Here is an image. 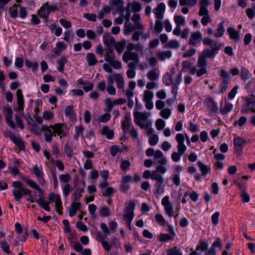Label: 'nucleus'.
I'll return each instance as SVG.
<instances>
[{
    "label": "nucleus",
    "mask_w": 255,
    "mask_h": 255,
    "mask_svg": "<svg viewBox=\"0 0 255 255\" xmlns=\"http://www.w3.org/2000/svg\"><path fill=\"white\" fill-rule=\"evenodd\" d=\"M12 186L14 188L12 190V193L14 199L20 202L24 195H28L26 200L31 203L37 202L39 205L47 211H50L49 203L46 202L43 197V195H38L39 199L36 200V196L31 194L32 191L28 188H23V184L20 181H14L12 183Z\"/></svg>",
    "instance_id": "f257e3e1"
},
{
    "label": "nucleus",
    "mask_w": 255,
    "mask_h": 255,
    "mask_svg": "<svg viewBox=\"0 0 255 255\" xmlns=\"http://www.w3.org/2000/svg\"><path fill=\"white\" fill-rule=\"evenodd\" d=\"M220 76L222 78V81L220 84V90L216 92V94H222L225 92L229 86L230 74L225 70L222 69L220 71Z\"/></svg>",
    "instance_id": "f03ea898"
},
{
    "label": "nucleus",
    "mask_w": 255,
    "mask_h": 255,
    "mask_svg": "<svg viewBox=\"0 0 255 255\" xmlns=\"http://www.w3.org/2000/svg\"><path fill=\"white\" fill-rule=\"evenodd\" d=\"M154 179L156 181L154 184L155 190L154 194L158 195H161L164 192V179L162 175L160 174L159 176L154 177Z\"/></svg>",
    "instance_id": "7ed1b4c3"
},
{
    "label": "nucleus",
    "mask_w": 255,
    "mask_h": 255,
    "mask_svg": "<svg viewBox=\"0 0 255 255\" xmlns=\"http://www.w3.org/2000/svg\"><path fill=\"white\" fill-rule=\"evenodd\" d=\"M49 128L54 130L58 135L65 136L68 131V129L64 124L57 123L54 125H50Z\"/></svg>",
    "instance_id": "20e7f679"
},
{
    "label": "nucleus",
    "mask_w": 255,
    "mask_h": 255,
    "mask_svg": "<svg viewBox=\"0 0 255 255\" xmlns=\"http://www.w3.org/2000/svg\"><path fill=\"white\" fill-rule=\"evenodd\" d=\"M15 231L16 233L21 235L17 237V238L23 242H26L27 238L28 237V230L27 228L23 229L21 224L19 223H16L15 224Z\"/></svg>",
    "instance_id": "39448f33"
},
{
    "label": "nucleus",
    "mask_w": 255,
    "mask_h": 255,
    "mask_svg": "<svg viewBox=\"0 0 255 255\" xmlns=\"http://www.w3.org/2000/svg\"><path fill=\"white\" fill-rule=\"evenodd\" d=\"M7 136L12 141L13 143L17 146L19 149L22 151L25 150V146L24 141L15 135L10 131H9Z\"/></svg>",
    "instance_id": "423d86ee"
},
{
    "label": "nucleus",
    "mask_w": 255,
    "mask_h": 255,
    "mask_svg": "<svg viewBox=\"0 0 255 255\" xmlns=\"http://www.w3.org/2000/svg\"><path fill=\"white\" fill-rule=\"evenodd\" d=\"M227 33L231 39L233 40L235 43H238L241 41V37L239 31L235 30L233 27H229L227 28Z\"/></svg>",
    "instance_id": "0eeeda50"
},
{
    "label": "nucleus",
    "mask_w": 255,
    "mask_h": 255,
    "mask_svg": "<svg viewBox=\"0 0 255 255\" xmlns=\"http://www.w3.org/2000/svg\"><path fill=\"white\" fill-rule=\"evenodd\" d=\"M204 103L206 105L210 113H218L217 104L212 98L206 99L204 101Z\"/></svg>",
    "instance_id": "6e6552de"
},
{
    "label": "nucleus",
    "mask_w": 255,
    "mask_h": 255,
    "mask_svg": "<svg viewBox=\"0 0 255 255\" xmlns=\"http://www.w3.org/2000/svg\"><path fill=\"white\" fill-rule=\"evenodd\" d=\"M202 38V34L200 31H196L191 34L189 41V44L192 46H196L199 43Z\"/></svg>",
    "instance_id": "1a4fd4ad"
},
{
    "label": "nucleus",
    "mask_w": 255,
    "mask_h": 255,
    "mask_svg": "<svg viewBox=\"0 0 255 255\" xmlns=\"http://www.w3.org/2000/svg\"><path fill=\"white\" fill-rule=\"evenodd\" d=\"M104 44L106 46L107 48H113V46L116 43V40L113 36L110 33H106L103 36Z\"/></svg>",
    "instance_id": "9d476101"
},
{
    "label": "nucleus",
    "mask_w": 255,
    "mask_h": 255,
    "mask_svg": "<svg viewBox=\"0 0 255 255\" xmlns=\"http://www.w3.org/2000/svg\"><path fill=\"white\" fill-rule=\"evenodd\" d=\"M123 60L125 62L127 63L128 60H133L136 63L139 62V58L137 53L128 52L126 53L123 57Z\"/></svg>",
    "instance_id": "9b49d317"
},
{
    "label": "nucleus",
    "mask_w": 255,
    "mask_h": 255,
    "mask_svg": "<svg viewBox=\"0 0 255 255\" xmlns=\"http://www.w3.org/2000/svg\"><path fill=\"white\" fill-rule=\"evenodd\" d=\"M165 9V5L164 3L161 2L157 7L153 9L155 17L158 19H161L163 17V13Z\"/></svg>",
    "instance_id": "f8f14e48"
},
{
    "label": "nucleus",
    "mask_w": 255,
    "mask_h": 255,
    "mask_svg": "<svg viewBox=\"0 0 255 255\" xmlns=\"http://www.w3.org/2000/svg\"><path fill=\"white\" fill-rule=\"evenodd\" d=\"M22 179L29 187L37 190L39 192V195H43L42 190L33 180L28 179L26 176H23Z\"/></svg>",
    "instance_id": "ddd939ff"
},
{
    "label": "nucleus",
    "mask_w": 255,
    "mask_h": 255,
    "mask_svg": "<svg viewBox=\"0 0 255 255\" xmlns=\"http://www.w3.org/2000/svg\"><path fill=\"white\" fill-rule=\"evenodd\" d=\"M110 4H113L117 7V10L120 13H123L125 10L123 0H110Z\"/></svg>",
    "instance_id": "4468645a"
},
{
    "label": "nucleus",
    "mask_w": 255,
    "mask_h": 255,
    "mask_svg": "<svg viewBox=\"0 0 255 255\" xmlns=\"http://www.w3.org/2000/svg\"><path fill=\"white\" fill-rule=\"evenodd\" d=\"M130 121V115L128 113L126 115L124 120L122 123V129L124 134H127L129 131Z\"/></svg>",
    "instance_id": "2eb2a0df"
},
{
    "label": "nucleus",
    "mask_w": 255,
    "mask_h": 255,
    "mask_svg": "<svg viewBox=\"0 0 255 255\" xmlns=\"http://www.w3.org/2000/svg\"><path fill=\"white\" fill-rule=\"evenodd\" d=\"M176 140L178 143L177 148H180V150H186V146L184 144V136L182 133H177L176 135Z\"/></svg>",
    "instance_id": "dca6fc26"
},
{
    "label": "nucleus",
    "mask_w": 255,
    "mask_h": 255,
    "mask_svg": "<svg viewBox=\"0 0 255 255\" xmlns=\"http://www.w3.org/2000/svg\"><path fill=\"white\" fill-rule=\"evenodd\" d=\"M49 128V127L46 125H42L41 128V130L45 131L44 136L45 140L48 142H50L52 141L53 137V134L52 133L51 131Z\"/></svg>",
    "instance_id": "f3484780"
},
{
    "label": "nucleus",
    "mask_w": 255,
    "mask_h": 255,
    "mask_svg": "<svg viewBox=\"0 0 255 255\" xmlns=\"http://www.w3.org/2000/svg\"><path fill=\"white\" fill-rule=\"evenodd\" d=\"M16 99L18 110H22L23 109L22 105H24V102L22 92L21 89H18L16 91Z\"/></svg>",
    "instance_id": "a211bd4d"
},
{
    "label": "nucleus",
    "mask_w": 255,
    "mask_h": 255,
    "mask_svg": "<svg viewBox=\"0 0 255 255\" xmlns=\"http://www.w3.org/2000/svg\"><path fill=\"white\" fill-rule=\"evenodd\" d=\"M105 60L109 63L114 69H120L122 68V64L121 62L118 60L111 59V58L108 57L105 58Z\"/></svg>",
    "instance_id": "6ab92c4d"
},
{
    "label": "nucleus",
    "mask_w": 255,
    "mask_h": 255,
    "mask_svg": "<svg viewBox=\"0 0 255 255\" xmlns=\"http://www.w3.org/2000/svg\"><path fill=\"white\" fill-rule=\"evenodd\" d=\"M101 134L106 135L108 139H111L114 135V132L110 129L107 126H104L101 131Z\"/></svg>",
    "instance_id": "aec40b11"
},
{
    "label": "nucleus",
    "mask_w": 255,
    "mask_h": 255,
    "mask_svg": "<svg viewBox=\"0 0 255 255\" xmlns=\"http://www.w3.org/2000/svg\"><path fill=\"white\" fill-rule=\"evenodd\" d=\"M135 207V201L130 200L128 205L125 208L126 214L134 215V210Z\"/></svg>",
    "instance_id": "412c9836"
},
{
    "label": "nucleus",
    "mask_w": 255,
    "mask_h": 255,
    "mask_svg": "<svg viewBox=\"0 0 255 255\" xmlns=\"http://www.w3.org/2000/svg\"><path fill=\"white\" fill-rule=\"evenodd\" d=\"M197 165L203 176H205L210 172L211 168L208 165L204 164L201 161H198Z\"/></svg>",
    "instance_id": "4be33fe9"
},
{
    "label": "nucleus",
    "mask_w": 255,
    "mask_h": 255,
    "mask_svg": "<svg viewBox=\"0 0 255 255\" xmlns=\"http://www.w3.org/2000/svg\"><path fill=\"white\" fill-rule=\"evenodd\" d=\"M115 81L117 83V87L119 89H123L125 86V82L123 78L120 74H115L113 75Z\"/></svg>",
    "instance_id": "5701e85b"
},
{
    "label": "nucleus",
    "mask_w": 255,
    "mask_h": 255,
    "mask_svg": "<svg viewBox=\"0 0 255 255\" xmlns=\"http://www.w3.org/2000/svg\"><path fill=\"white\" fill-rule=\"evenodd\" d=\"M233 143L234 146H238L243 149L247 143V141L243 137H237L234 138Z\"/></svg>",
    "instance_id": "b1692460"
},
{
    "label": "nucleus",
    "mask_w": 255,
    "mask_h": 255,
    "mask_svg": "<svg viewBox=\"0 0 255 255\" xmlns=\"http://www.w3.org/2000/svg\"><path fill=\"white\" fill-rule=\"evenodd\" d=\"M86 60L89 66H94L98 63L96 56L93 53H88L87 54Z\"/></svg>",
    "instance_id": "393cba45"
},
{
    "label": "nucleus",
    "mask_w": 255,
    "mask_h": 255,
    "mask_svg": "<svg viewBox=\"0 0 255 255\" xmlns=\"http://www.w3.org/2000/svg\"><path fill=\"white\" fill-rule=\"evenodd\" d=\"M159 173H158L156 171H152L151 172L149 170H146L143 172L142 177L144 179L151 178L152 180H154V177L155 176H159Z\"/></svg>",
    "instance_id": "a878e982"
},
{
    "label": "nucleus",
    "mask_w": 255,
    "mask_h": 255,
    "mask_svg": "<svg viewBox=\"0 0 255 255\" xmlns=\"http://www.w3.org/2000/svg\"><path fill=\"white\" fill-rule=\"evenodd\" d=\"M74 106L73 105H70L67 106L65 110V114L66 117H69L71 119H75L76 118V114L74 113Z\"/></svg>",
    "instance_id": "bb28decb"
},
{
    "label": "nucleus",
    "mask_w": 255,
    "mask_h": 255,
    "mask_svg": "<svg viewBox=\"0 0 255 255\" xmlns=\"http://www.w3.org/2000/svg\"><path fill=\"white\" fill-rule=\"evenodd\" d=\"M67 62V60L64 57H61L59 59L57 60V63L58 65L57 70L61 73H63L64 65Z\"/></svg>",
    "instance_id": "cd10ccee"
},
{
    "label": "nucleus",
    "mask_w": 255,
    "mask_h": 255,
    "mask_svg": "<svg viewBox=\"0 0 255 255\" xmlns=\"http://www.w3.org/2000/svg\"><path fill=\"white\" fill-rule=\"evenodd\" d=\"M158 240L161 243H165L173 240L174 238L169 234L161 233L158 237Z\"/></svg>",
    "instance_id": "c85d7f7f"
},
{
    "label": "nucleus",
    "mask_w": 255,
    "mask_h": 255,
    "mask_svg": "<svg viewBox=\"0 0 255 255\" xmlns=\"http://www.w3.org/2000/svg\"><path fill=\"white\" fill-rule=\"evenodd\" d=\"M185 150L178 148V152H174L171 154V158L174 162H178L180 160V156L183 155Z\"/></svg>",
    "instance_id": "c756f323"
},
{
    "label": "nucleus",
    "mask_w": 255,
    "mask_h": 255,
    "mask_svg": "<svg viewBox=\"0 0 255 255\" xmlns=\"http://www.w3.org/2000/svg\"><path fill=\"white\" fill-rule=\"evenodd\" d=\"M46 26L49 27L50 29L53 32L54 30H55L54 34L56 36H59L61 35L62 32V29L60 27H57V25L55 23H53L51 24L50 25H48L47 23H46Z\"/></svg>",
    "instance_id": "7c9ffc66"
},
{
    "label": "nucleus",
    "mask_w": 255,
    "mask_h": 255,
    "mask_svg": "<svg viewBox=\"0 0 255 255\" xmlns=\"http://www.w3.org/2000/svg\"><path fill=\"white\" fill-rule=\"evenodd\" d=\"M233 105L230 103H225V106L223 108L220 109V112L221 114L225 115L233 109Z\"/></svg>",
    "instance_id": "2f4dec72"
},
{
    "label": "nucleus",
    "mask_w": 255,
    "mask_h": 255,
    "mask_svg": "<svg viewBox=\"0 0 255 255\" xmlns=\"http://www.w3.org/2000/svg\"><path fill=\"white\" fill-rule=\"evenodd\" d=\"M163 83L166 86H170L173 84L171 75L168 72L166 73L162 78Z\"/></svg>",
    "instance_id": "473e14b6"
},
{
    "label": "nucleus",
    "mask_w": 255,
    "mask_h": 255,
    "mask_svg": "<svg viewBox=\"0 0 255 255\" xmlns=\"http://www.w3.org/2000/svg\"><path fill=\"white\" fill-rule=\"evenodd\" d=\"M126 45V42L125 40H122V41L118 42L115 43L114 47L118 53L119 54H121L123 52V49L125 47Z\"/></svg>",
    "instance_id": "72a5a7b5"
},
{
    "label": "nucleus",
    "mask_w": 255,
    "mask_h": 255,
    "mask_svg": "<svg viewBox=\"0 0 255 255\" xmlns=\"http://www.w3.org/2000/svg\"><path fill=\"white\" fill-rule=\"evenodd\" d=\"M157 56L160 61H164L165 58H168L171 56V52L170 51L159 52Z\"/></svg>",
    "instance_id": "f704fd0d"
},
{
    "label": "nucleus",
    "mask_w": 255,
    "mask_h": 255,
    "mask_svg": "<svg viewBox=\"0 0 255 255\" xmlns=\"http://www.w3.org/2000/svg\"><path fill=\"white\" fill-rule=\"evenodd\" d=\"M251 74L249 70L245 67H242L241 71V79L246 82L251 76Z\"/></svg>",
    "instance_id": "c9c22d12"
},
{
    "label": "nucleus",
    "mask_w": 255,
    "mask_h": 255,
    "mask_svg": "<svg viewBox=\"0 0 255 255\" xmlns=\"http://www.w3.org/2000/svg\"><path fill=\"white\" fill-rule=\"evenodd\" d=\"M246 189V188L244 187L243 189L242 190L240 193V196L242 198V201L243 203L249 202L250 200V195L248 193Z\"/></svg>",
    "instance_id": "e433bc0d"
},
{
    "label": "nucleus",
    "mask_w": 255,
    "mask_h": 255,
    "mask_svg": "<svg viewBox=\"0 0 255 255\" xmlns=\"http://www.w3.org/2000/svg\"><path fill=\"white\" fill-rule=\"evenodd\" d=\"M225 23L224 21L221 22L218 26L217 28V33H215L214 36L216 37H220L223 36L224 32L225 31V28L224 26V24Z\"/></svg>",
    "instance_id": "4c0bfd02"
},
{
    "label": "nucleus",
    "mask_w": 255,
    "mask_h": 255,
    "mask_svg": "<svg viewBox=\"0 0 255 255\" xmlns=\"http://www.w3.org/2000/svg\"><path fill=\"white\" fill-rule=\"evenodd\" d=\"M25 66L28 68H31L33 71H36L38 67V65L36 63H33L32 61L29 59L25 60Z\"/></svg>",
    "instance_id": "58836bf2"
},
{
    "label": "nucleus",
    "mask_w": 255,
    "mask_h": 255,
    "mask_svg": "<svg viewBox=\"0 0 255 255\" xmlns=\"http://www.w3.org/2000/svg\"><path fill=\"white\" fill-rule=\"evenodd\" d=\"M208 247V243L201 240L199 242V245L197 246L196 250H201L202 252H205L207 251Z\"/></svg>",
    "instance_id": "ea45409f"
},
{
    "label": "nucleus",
    "mask_w": 255,
    "mask_h": 255,
    "mask_svg": "<svg viewBox=\"0 0 255 255\" xmlns=\"http://www.w3.org/2000/svg\"><path fill=\"white\" fill-rule=\"evenodd\" d=\"M202 54H201L198 59L197 66L198 67H206L207 64V61Z\"/></svg>",
    "instance_id": "a19ab883"
},
{
    "label": "nucleus",
    "mask_w": 255,
    "mask_h": 255,
    "mask_svg": "<svg viewBox=\"0 0 255 255\" xmlns=\"http://www.w3.org/2000/svg\"><path fill=\"white\" fill-rule=\"evenodd\" d=\"M17 6H20L19 5L14 4L12 6V7H10L9 8L10 16L12 18H15L17 17V10L16 8Z\"/></svg>",
    "instance_id": "79ce46f5"
},
{
    "label": "nucleus",
    "mask_w": 255,
    "mask_h": 255,
    "mask_svg": "<svg viewBox=\"0 0 255 255\" xmlns=\"http://www.w3.org/2000/svg\"><path fill=\"white\" fill-rule=\"evenodd\" d=\"M174 21L177 26L184 25L185 20L184 17L181 15H176L174 16Z\"/></svg>",
    "instance_id": "37998d69"
},
{
    "label": "nucleus",
    "mask_w": 255,
    "mask_h": 255,
    "mask_svg": "<svg viewBox=\"0 0 255 255\" xmlns=\"http://www.w3.org/2000/svg\"><path fill=\"white\" fill-rule=\"evenodd\" d=\"M3 111L5 116V119H6V118H12L13 111L11 108L9 107H3Z\"/></svg>",
    "instance_id": "c03bdc74"
},
{
    "label": "nucleus",
    "mask_w": 255,
    "mask_h": 255,
    "mask_svg": "<svg viewBox=\"0 0 255 255\" xmlns=\"http://www.w3.org/2000/svg\"><path fill=\"white\" fill-rule=\"evenodd\" d=\"M167 255H182V252L177 249L176 246L168 249L166 251Z\"/></svg>",
    "instance_id": "a18cd8bd"
},
{
    "label": "nucleus",
    "mask_w": 255,
    "mask_h": 255,
    "mask_svg": "<svg viewBox=\"0 0 255 255\" xmlns=\"http://www.w3.org/2000/svg\"><path fill=\"white\" fill-rule=\"evenodd\" d=\"M31 126L30 130L31 132L35 133L37 135H39L41 133L42 130H39V127L35 123L34 121L31 123V124H29Z\"/></svg>",
    "instance_id": "49530a36"
},
{
    "label": "nucleus",
    "mask_w": 255,
    "mask_h": 255,
    "mask_svg": "<svg viewBox=\"0 0 255 255\" xmlns=\"http://www.w3.org/2000/svg\"><path fill=\"white\" fill-rule=\"evenodd\" d=\"M116 191L113 187H107L105 192L102 193V195L104 197H111L112 195Z\"/></svg>",
    "instance_id": "de8ad7c7"
},
{
    "label": "nucleus",
    "mask_w": 255,
    "mask_h": 255,
    "mask_svg": "<svg viewBox=\"0 0 255 255\" xmlns=\"http://www.w3.org/2000/svg\"><path fill=\"white\" fill-rule=\"evenodd\" d=\"M153 97V94L152 91L146 90L144 92L143 100L144 102L151 101Z\"/></svg>",
    "instance_id": "09e8293b"
},
{
    "label": "nucleus",
    "mask_w": 255,
    "mask_h": 255,
    "mask_svg": "<svg viewBox=\"0 0 255 255\" xmlns=\"http://www.w3.org/2000/svg\"><path fill=\"white\" fill-rule=\"evenodd\" d=\"M133 116L135 119H139L142 121H146L147 119V116L145 113L140 112H134Z\"/></svg>",
    "instance_id": "8fccbe9b"
},
{
    "label": "nucleus",
    "mask_w": 255,
    "mask_h": 255,
    "mask_svg": "<svg viewBox=\"0 0 255 255\" xmlns=\"http://www.w3.org/2000/svg\"><path fill=\"white\" fill-rule=\"evenodd\" d=\"M64 151L67 157L69 158H71L72 156L73 152L72 145H70L69 143H66L64 146Z\"/></svg>",
    "instance_id": "3c124183"
},
{
    "label": "nucleus",
    "mask_w": 255,
    "mask_h": 255,
    "mask_svg": "<svg viewBox=\"0 0 255 255\" xmlns=\"http://www.w3.org/2000/svg\"><path fill=\"white\" fill-rule=\"evenodd\" d=\"M100 215L102 217H106L110 215V211L107 207H102L100 211Z\"/></svg>",
    "instance_id": "603ef678"
},
{
    "label": "nucleus",
    "mask_w": 255,
    "mask_h": 255,
    "mask_svg": "<svg viewBox=\"0 0 255 255\" xmlns=\"http://www.w3.org/2000/svg\"><path fill=\"white\" fill-rule=\"evenodd\" d=\"M156 69H154L152 70L149 71L147 74V77L150 81H155L158 78V75L155 71Z\"/></svg>",
    "instance_id": "864d4df0"
},
{
    "label": "nucleus",
    "mask_w": 255,
    "mask_h": 255,
    "mask_svg": "<svg viewBox=\"0 0 255 255\" xmlns=\"http://www.w3.org/2000/svg\"><path fill=\"white\" fill-rule=\"evenodd\" d=\"M164 207L165 212L167 213V214L170 217L173 216L174 212L172 204H169L168 205L164 206Z\"/></svg>",
    "instance_id": "5fc2aeb1"
},
{
    "label": "nucleus",
    "mask_w": 255,
    "mask_h": 255,
    "mask_svg": "<svg viewBox=\"0 0 255 255\" xmlns=\"http://www.w3.org/2000/svg\"><path fill=\"white\" fill-rule=\"evenodd\" d=\"M171 115V110L169 108H165L161 110L160 115L164 119H167Z\"/></svg>",
    "instance_id": "6e6d98bb"
},
{
    "label": "nucleus",
    "mask_w": 255,
    "mask_h": 255,
    "mask_svg": "<svg viewBox=\"0 0 255 255\" xmlns=\"http://www.w3.org/2000/svg\"><path fill=\"white\" fill-rule=\"evenodd\" d=\"M156 129L158 130H161L163 129L165 126V123L164 120L159 119L155 122Z\"/></svg>",
    "instance_id": "4d7b16f0"
},
{
    "label": "nucleus",
    "mask_w": 255,
    "mask_h": 255,
    "mask_svg": "<svg viewBox=\"0 0 255 255\" xmlns=\"http://www.w3.org/2000/svg\"><path fill=\"white\" fill-rule=\"evenodd\" d=\"M83 17L89 21L95 22L97 19V15L94 13H85Z\"/></svg>",
    "instance_id": "13d9d810"
},
{
    "label": "nucleus",
    "mask_w": 255,
    "mask_h": 255,
    "mask_svg": "<svg viewBox=\"0 0 255 255\" xmlns=\"http://www.w3.org/2000/svg\"><path fill=\"white\" fill-rule=\"evenodd\" d=\"M76 227L80 231L87 232L88 230L86 225L84 224L81 221H78L76 224Z\"/></svg>",
    "instance_id": "bf43d9fd"
},
{
    "label": "nucleus",
    "mask_w": 255,
    "mask_h": 255,
    "mask_svg": "<svg viewBox=\"0 0 255 255\" xmlns=\"http://www.w3.org/2000/svg\"><path fill=\"white\" fill-rule=\"evenodd\" d=\"M155 219L157 222L161 226H164L165 225V220L161 214H157L155 216Z\"/></svg>",
    "instance_id": "052dcab7"
},
{
    "label": "nucleus",
    "mask_w": 255,
    "mask_h": 255,
    "mask_svg": "<svg viewBox=\"0 0 255 255\" xmlns=\"http://www.w3.org/2000/svg\"><path fill=\"white\" fill-rule=\"evenodd\" d=\"M49 200L50 202H56L57 201L60 200V197L59 195H56L54 193H50L49 194Z\"/></svg>",
    "instance_id": "680f3d73"
},
{
    "label": "nucleus",
    "mask_w": 255,
    "mask_h": 255,
    "mask_svg": "<svg viewBox=\"0 0 255 255\" xmlns=\"http://www.w3.org/2000/svg\"><path fill=\"white\" fill-rule=\"evenodd\" d=\"M1 250L7 254H11V252L9 250V246L7 244L5 240H4L0 246Z\"/></svg>",
    "instance_id": "e2e57ef3"
},
{
    "label": "nucleus",
    "mask_w": 255,
    "mask_h": 255,
    "mask_svg": "<svg viewBox=\"0 0 255 255\" xmlns=\"http://www.w3.org/2000/svg\"><path fill=\"white\" fill-rule=\"evenodd\" d=\"M205 58H213L215 56L211 49H206L201 54Z\"/></svg>",
    "instance_id": "0e129e2a"
},
{
    "label": "nucleus",
    "mask_w": 255,
    "mask_h": 255,
    "mask_svg": "<svg viewBox=\"0 0 255 255\" xmlns=\"http://www.w3.org/2000/svg\"><path fill=\"white\" fill-rule=\"evenodd\" d=\"M158 141V137L157 134H153L150 136L149 138V143L150 145L154 146L156 145Z\"/></svg>",
    "instance_id": "69168bd1"
},
{
    "label": "nucleus",
    "mask_w": 255,
    "mask_h": 255,
    "mask_svg": "<svg viewBox=\"0 0 255 255\" xmlns=\"http://www.w3.org/2000/svg\"><path fill=\"white\" fill-rule=\"evenodd\" d=\"M110 151L112 156H115L119 152H121L122 151L118 145H113L111 147Z\"/></svg>",
    "instance_id": "338daca9"
},
{
    "label": "nucleus",
    "mask_w": 255,
    "mask_h": 255,
    "mask_svg": "<svg viewBox=\"0 0 255 255\" xmlns=\"http://www.w3.org/2000/svg\"><path fill=\"white\" fill-rule=\"evenodd\" d=\"M141 8V5L137 1H134L132 3V10L134 12H138Z\"/></svg>",
    "instance_id": "774afa93"
}]
</instances>
